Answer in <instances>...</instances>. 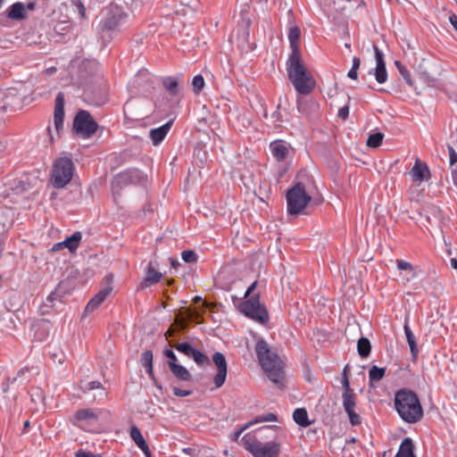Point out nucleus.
Wrapping results in <instances>:
<instances>
[{
    "label": "nucleus",
    "instance_id": "nucleus-1",
    "mask_svg": "<svg viewBox=\"0 0 457 457\" xmlns=\"http://www.w3.org/2000/svg\"><path fill=\"white\" fill-rule=\"evenodd\" d=\"M254 350L266 376L278 387L282 388L285 384L283 363L277 352L262 337L257 339Z\"/></svg>",
    "mask_w": 457,
    "mask_h": 457
},
{
    "label": "nucleus",
    "instance_id": "nucleus-2",
    "mask_svg": "<svg viewBox=\"0 0 457 457\" xmlns=\"http://www.w3.org/2000/svg\"><path fill=\"white\" fill-rule=\"evenodd\" d=\"M395 406L400 418L410 424L418 422L423 410L418 395L411 390L401 389L395 395Z\"/></svg>",
    "mask_w": 457,
    "mask_h": 457
},
{
    "label": "nucleus",
    "instance_id": "nucleus-3",
    "mask_svg": "<svg viewBox=\"0 0 457 457\" xmlns=\"http://www.w3.org/2000/svg\"><path fill=\"white\" fill-rule=\"evenodd\" d=\"M288 79L300 95H309L315 87L316 82L306 70L301 57L288 58L287 61Z\"/></svg>",
    "mask_w": 457,
    "mask_h": 457
},
{
    "label": "nucleus",
    "instance_id": "nucleus-4",
    "mask_svg": "<svg viewBox=\"0 0 457 457\" xmlns=\"http://www.w3.org/2000/svg\"><path fill=\"white\" fill-rule=\"evenodd\" d=\"M129 25V15L122 7L117 4H110L104 17L99 23L100 30L110 36L124 30Z\"/></svg>",
    "mask_w": 457,
    "mask_h": 457
},
{
    "label": "nucleus",
    "instance_id": "nucleus-5",
    "mask_svg": "<svg viewBox=\"0 0 457 457\" xmlns=\"http://www.w3.org/2000/svg\"><path fill=\"white\" fill-rule=\"evenodd\" d=\"M241 445L250 452L253 457H278L279 444L271 441L262 443L252 434H245L241 439Z\"/></svg>",
    "mask_w": 457,
    "mask_h": 457
},
{
    "label": "nucleus",
    "instance_id": "nucleus-6",
    "mask_svg": "<svg viewBox=\"0 0 457 457\" xmlns=\"http://www.w3.org/2000/svg\"><path fill=\"white\" fill-rule=\"evenodd\" d=\"M74 164L71 158L61 157L53 165L51 181L55 188H63L72 179Z\"/></svg>",
    "mask_w": 457,
    "mask_h": 457
},
{
    "label": "nucleus",
    "instance_id": "nucleus-7",
    "mask_svg": "<svg viewBox=\"0 0 457 457\" xmlns=\"http://www.w3.org/2000/svg\"><path fill=\"white\" fill-rule=\"evenodd\" d=\"M287 212L291 215L301 213L312 200L302 183H296L287 193Z\"/></svg>",
    "mask_w": 457,
    "mask_h": 457
},
{
    "label": "nucleus",
    "instance_id": "nucleus-8",
    "mask_svg": "<svg viewBox=\"0 0 457 457\" xmlns=\"http://www.w3.org/2000/svg\"><path fill=\"white\" fill-rule=\"evenodd\" d=\"M256 285L257 281H253L243 295L245 300L239 305L242 314H268L265 306L260 302L259 294H253Z\"/></svg>",
    "mask_w": 457,
    "mask_h": 457
},
{
    "label": "nucleus",
    "instance_id": "nucleus-9",
    "mask_svg": "<svg viewBox=\"0 0 457 457\" xmlns=\"http://www.w3.org/2000/svg\"><path fill=\"white\" fill-rule=\"evenodd\" d=\"M98 125L91 114L84 110L79 111L73 121V129L82 138H89L97 130Z\"/></svg>",
    "mask_w": 457,
    "mask_h": 457
},
{
    "label": "nucleus",
    "instance_id": "nucleus-10",
    "mask_svg": "<svg viewBox=\"0 0 457 457\" xmlns=\"http://www.w3.org/2000/svg\"><path fill=\"white\" fill-rule=\"evenodd\" d=\"M212 361L217 367V372L213 378V383L216 388L221 387L227 378L228 365L226 357L222 353L216 352L212 354Z\"/></svg>",
    "mask_w": 457,
    "mask_h": 457
},
{
    "label": "nucleus",
    "instance_id": "nucleus-11",
    "mask_svg": "<svg viewBox=\"0 0 457 457\" xmlns=\"http://www.w3.org/2000/svg\"><path fill=\"white\" fill-rule=\"evenodd\" d=\"M373 48L376 59V67L370 70L369 73L374 75L375 79L378 84H384L387 80V71L384 60V54L377 46L374 45Z\"/></svg>",
    "mask_w": 457,
    "mask_h": 457
},
{
    "label": "nucleus",
    "instance_id": "nucleus-12",
    "mask_svg": "<svg viewBox=\"0 0 457 457\" xmlns=\"http://www.w3.org/2000/svg\"><path fill=\"white\" fill-rule=\"evenodd\" d=\"M397 269L400 270V278L403 285L409 283L418 276L417 269L411 262L404 260L396 261Z\"/></svg>",
    "mask_w": 457,
    "mask_h": 457
},
{
    "label": "nucleus",
    "instance_id": "nucleus-13",
    "mask_svg": "<svg viewBox=\"0 0 457 457\" xmlns=\"http://www.w3.org/2000/svg\"><path fill=\"white\" fill-rule=\"evenodd\" d=\"M162 276L163 275L158 271L156 265L153 262H150L147 264L145 276L140 284V287L143 289L157 284L162 279Z\"/></svg>",
    "mask_w": 457,
    "mask_h": 457
},
{
    "label": "nucleus",
    "instance_id": "nucleus-14",
    "mask_svg": "<svg viewBox=\"0 0 457 457\" xmlns=\"http://www.w3.org/2000/svg\"><path fill=\"white\" fill-rule=\"evenodd\" d=\"M81 238V233L75 232L71 236L66 237L65 240L54 244L52 247V251L57 252L66 247L70 250V252H74L78 249Z\"/></svg>",
    "mask_w": 457,
    "mask_h": 457
},
{
    "label": "nucleus",
    "instance_id": "nucleus-15",
    "mask_svg": "<svg viewBox=\"0 0 457 457\" xmlns=\"http://www.w3.org/2000/svg\"><path fill=\"white\" fill-rule=\"evenodd\" d=\"M270 150L277 161L283 162L288 155L289 145L284 140H275L270 144Z\"/></svg>",
    "mask_w": 457,
    "mask_h": 457
},
{
    "label": "nucleus",
    "instance_id": "nucleus-16",
    "mask_svg": "<svg viewBox=\"0 0 457 457\" xmlns=\"http://www.w3.org/2000/svg\"><path fill=\"white\" fill-rule=\"evenodd\" d=\"M300 29L298 26L294 25L290 27L288 31V41L291 48V53L288 58L301 57V51L299 47Z\"/></svg>",
    "mask_w": 457,
    "mask_h": 457
},
{
    "label": "nucleus",
    "instance_id": "nucleus-17",
    "mask_svg": "<svg viewBox=\"0 0 457 457\" xmlns=\"http://www.w3.org/2000/svg\"><path fill=\"white\" fill-rule=\"evenodd\" d=\"M410 174L414 181H425L430 178V171L425 162H420L419 159L415 161Z\"/></svg>",
    "mask_w": 457,
    "mask_h": 457
},
{
    "label": "nucleus",
    "instance_id": "nucleus-18",
    "mask_svg": "<svg viewBox=\"0 0 457 457\" xmlns=\"http://www.w3.org/2000/svg\"><path fill=\"white\" fill-rule=\"evenodd\" d=\"M173 123V120H168L159 128L150 130V138L154 145H158L167 136Z\"/></svg>",
    "mask_w": 457,
    "mask_h": 457
},
{
    "label": "nucleus",
    "instance_id": "nucleus-19",
    "mask_svg": "<svg viewBox=\"0 0 457 457\" xmlns=\"http://www.w3.org/2000/svg\"><path fill=\"white\" fill-rule=\"evenodd\" d=\"M64 95L62 93H58L55 98V107H54V124L57 129L62 127L63 118H64Z\"/></svg>",
    "mask_w": 457,
    "mask_h": 457
},
{
    "label": "nucleus",
    "instance_id": "nucleus-20",
    "mask_svg": "<svg viewBox=\"0 0 457 457\" xmlns=\"http://www.w3.org/2000/svg\"><path fill=\"white\" fill-rule=\"evenodd\" d=\"M356 398L350 400L348 397L343 402L345 411L349 417V421L352 426H357L361 423V419L358 413L355 412Z\"/></svg>",
    "mask_w": 457,
    "mask_h": 457
},
{
    "label": "nucleus",
    "instance_id": "nucleus-21",
    "mask_svg": "<svg viewBox=\"0 0 457 457\" xmlns=\"http://www.w3.org/2000/svg\"><path fill=\"white\" fill-rule=\"evenodd\" d=\"M112 288L107 287L101 289L87 304L86 312H95L97 307L105 300V298L110 295Z\"/></svg>",
    "mask_w": 457,
    "mask_h": 457
},
{
    "label": "nucleus",
    "instance_id": "nucleus-22",
    "mask_svg": "<svg viewBox=\"0 0 457 457\" xmlns=\"http://www.w3.org/2000/svg\"><path fill=\"white\" fill-rule=\"evenodd\" d=\"M6 15L10 20L12 21H21L25 19V4L21 2H16L12 4L7 8Z\"/></svg>",
    "mask_w": 457,
    "mask_h": 457
},
{
    "label": "nucleus",
    "instance_id": "nucleus-23",
    "mask_svg": "<svg viewBox=\"0 0 457 457\" xmlns=\"http://www.w3.org/2000/svg\"><path fill=\"white\" fill-rule=\"evenodd\" d=\"M403 329H404V334H405L406 340L409 345L411 355H412V357L415 358L418 355L419 349H418V345L416 343L415 336L412 333V331L409 326L408 319H405V320H404Z\"/></svg>",
    "mask_w": 457,
    "mask_h": 457
},
{
    "label": "nucleus",
    "instance_id": "nucleus-24",
    "mask_svg": "<svg viewBox=\"0 0 457 457\" xmlns=\"http://www.w3.org/2000/svg\"><path fill=\"white\" fill-rule=\"evenodd\" d=\"M49 320L42 319L39 323L32 325L34 337L37 340L43 341L48 335Z\"/></svg>",
    "mask_w": 457,
    "mask_h": 457
},
{
    "label": "nucleus",
    "instance_id": "nucleus-25",
    "mask_svg": "<svg viewBox=\"0 0 457 457\" xmlns=\"http://www.w3.org/2000/svg\"><path fill=\"white\" fill-rule=\"evenodd\" d=\"M98 417L99 413L90 408L79 410L73 415V418L79 421H96Z\"/></svg>",
    "mask_w": 457,
    "mask_h": 457
},
{
    "label": "nucleus",
    "instance_id": "nucleus-26",
    "mask_svg": "<svg viewBox=\"0 0 457 457\" xmlns=\"http://www.w3.org/2000/svg\"><path fill=\"white\" fill-rule=\"evenodd\" d=\"M170 371L180 381H190L192 376L188 370L183 365L178 364L177 362L170 363Z\"/></svg>",
    "mask_w": 457,
    "mask_h": 457
},
{
    "label": "nucleus",
    "instance_id": "nucleus-27",
    "mask_svg": "<svg viewBox=\"0 0 457 457\" xmlns=\"http://www.w3.org/2000/svg\"><path fill=\"white\" fill-rule=\"evenodd\" d=\"M414 445L410 437L404 438L395 457H415L413 453Z\"/></svg>",
    "mask_w": 457,
    "mask_h": 457
},
{
    "label": "nucleus",
    "instance_id": "nucleus-28",
    "mask_svg": "<svg viewBox=\"0 0 457 457\" xmlns=\"http://www.w3.org/2000/svg\"><path fill=\"white\" fill-rule=\"evenodd\" d=\"M294 421L301 427H308L311 422L308 419L307 411L303 408H297L293 413Z\"/></svg>",
    "mask_w": 457,
    "mask_h": 457
},
{
    "label": "nucleus",
    "instance_id": "nucleus-29",
    "mask_svg": "<svg viewBox=\"0 0 457 457\" xmlns=\"http://www.w3.org/2000/svg\"><path fill=\"white\" fill-rule=\"evenodd\" d=\"M129 436L132 441L140 450L148 445L140 429L137 426H132L130 428Z\"/></svg>",
    "mask_w": 457,
    "mask_h": 457
},
{
    "label": "nucleus",
    "instance_id": "nucleus-30",
    "mask_svg": "<svg viewBox=\"0 0 457 457\" xmlns=\"http://www.w3.org/2000/svg\"><path fill=\"white\" fill-rule=\"evenodd\" d=\"M163 87L172 96L179 94V79L177 77H166L162 79Z\"/></svg>",
    "mask_w": 457,
    "mask_h": 457
},
{
    "label": "nucleus",
    "instance_id": "nucleus-31",
    "mask_svg": "<svg viewBox=\"0 0 457 457\" xmlns=\"http://www.w3.org/2000/svg\"><path fill=\"white\" fill-rule=\"evenodd\" d=\"M342 386H343V388H344V393H343V395H342L343 402L345 401V399H347V397L350 400L355 399V394H354L353 390L350 386V382H349V379H348L347 375H346V368H345V370L343 371Z\"/></svg>",
    "mask_w": 457,
    "mask_h": 457
},
{
    "label": "nucleus",
    "instance_id": "nucleus-32",
    "mask_svg": "<svg viewBox=\"0 0 457 457\" xmlns=\"http://www.w3.org/2000/svg\"><path fill=\"white\" fill-rule=\"evenodd\" d=\"M370 343L366 337H361L357 342L358 353L361 357H367L370 353Z\"/></svg>",
    "mask_w": 457,
    "mask_h": 457
},
{
    "label": "nucleus",
    "instance_id": "nucleus-33",
    "mask_svg": "<svg viewBox=\"0 0 457 457\" xmlns=\"http://www.w3.org/2000/svg\"><path fill=\"white\" fill-rule=\"evenodd\" d=\"M386 369L379 368L376 365L372 366L369 370L370 381H379L385 376Z\"/></svg>",
    "mask_w": 457,
    "mask_h": 457
},
{
    "label": "nucleus",
    "instance_id": "nucleus-34",
    "mask_svg": "<svg viewBox=\"0 0 457 457\" xmlns=\"http://www.w3.org/2000/svg\"><path fill=\"white\" fill-rule=\"evenodd\" d=\"M384 134L381 132H376L370 134L367 139V145L371 148H377L382 144Z\"/></svg>",
    "mask_w": 457,
    "mask_h": 457
},
{
    "label": "nucleus",
    "instance_id": "nucleus-35",
    "mask_svg": "<svg viewBox=\"0 0 457 457\" xmlns=\"http://www.w3.org/2000/svg\"><path fill=\"white\" fill-rule=\"evenodd\" d=\"M140 178L141 177V172L137 170H129V171H126V172H122L120 174H119L115 179H114V183H120V182H123V181H127L129 179H130L131 178Z\"/></svg>",
    "mask_w": 457,
    "mask_h": 457
},
{
    "label": "nucleus",
    "instance_id": "nucleus-36",
    "mask_svg": "<svg viewBox=\"0 0 457 457\" xmlns=\"http://www.w3.org/2000/svg\"><path fill=\"white\" fill-rule=\"evenodd\" d=\"M189 357L193 358V360L200 366L209 361L208 357L195 348L193 349Z\"/></svg>",
    "mask_w": 457,
    "mask_h": 457
},
{
    "label": "nucleus",
    "instance_id": "nucleus-37",
    "mask_svg": "<svg viewBox=\"0 0 457 457\" xmlns=\"http://www.w3.org/2000/svg\"><path fill=\"white\" fill-rule=\"evenodd\" d=\"M204 85H205L204 79L201 74L195 75L193 78L192 87H193V91L195 93L199 94L202 91V89L204 87Z\"/></svg>",
    "mask_w": 457,
    "mask_h": 457
},
{
    "label": "nucleus",
    "instance_id": "nucleus-38",
    "mask_svg": "<svg viewBox=\"0 0 457 457\" xmlns=\"http://www.w3.org/2000/svg\"><path fill=\"white\" fill-rule=\"evenodd\" d=\"M174 348L178 352H179V353H183V354H185L186 356H188V357L190 356L191 352L194 349V347L189 343H187V342H183V343L176 344L174 345Z\"/></svg>",
    "mask_w": 457,
    "mask_h": 457
},
{
    "label": "nucleus",
    "instance_id": "nucleus-39",
    "mask_svg": "<svg viewBox=\"0 0 457 457\" xmlns=\"http://www.w3.org/2000/svg\"><path fill=\"white\" fill-rule=\"evenodd\" d=\"M103 385L100 381H90L81 386V390L84 394H87L91 391H96L98 388L102 387Z\"/></svg>",
    "mask_w": 457,
    "mask_h": 457
},
{
    "label": "nucleus",
    "instance_id": "nucleus-40",
    "mask_svg": "<svg viewBox=\"0 0 457 457\" xmlns=\"http://www.w3.org/2000/svg\"><path fill=\"white\" fill-rule=\"evenodd\" d=\"M141 364L144 368L153 366V353L150 350L145 351L141 355Z\"/></svg>",
    "mask_w": 457,
    "mask_h": 457
},
{
    "label": "nucleus",
    "instance_id": "nucleus-41",
    "mask_svg": "<svg viewBox=\"0 0 457 457\" xmlns=\"http://www.w3.org/2000/svg\"><path fill=\"white\" fill-rule=\"evenodd\" d=\"M29 188V184L23 180H15L12 190L16 194H21Z\"/></svg>",
    "mask_w": 457,
    "mask_h": 457
},
{
    "label": "nucleus",
    "instance_id": "nucleus-42",
    "mask_svg": "<svg viewBox=\"0 0 457 457\" xmlns=\"http://www.w3.org/2000/svg\"><path fill=\"white\" fill-rule=\"evenodd\" d=\"M181 258L185 262L191 263L196 262L197 255L193 250H185L181 253Z\"/></svg>",
    "mask_w": 457,
    "mask_h": 457
},
{
    "label": "nucleus",
    "instance_id": "nucleus-43",
    "mask_svg": "<svg viewBox=\"0 0 457 457\" xmlns=\"http://www.w3.org/2000/svg\"><path fill=\"white\" fill-rule=\"evenodd\" d=\"M107 397V391L104 386L98 388L93 395L94 401L97 403H103Z\"/></svg>",
    "mask_w": 457,
    "mask_h": 457
},
{
    "label": "nucleus",
    "instance_id": "nucleus-44",
    "mask_svg": "<svg viewBox=\"0 0 457 457\" xmlns=\"http://www.w3.org/2000/svg\"><path fill=\"white\" fill-rule=\"evenodd\" d=\"M401 76L403 77V79H404V81L409 85V86H413V81L411 79V72L409 71V70L407 68H402L400 69V72Z\"/></svg>",
    "mask_w": 457,
    "mask_h": 457
},
{
    "label": "nucleus",
    "instance_id": "nucleus-45",
    "mask_svg": "<svg viewBox=\"0 0 457 457\" xmlns=\"http://www.w3.org/2000/svg\"><path fill=\"white\" fill-rule=\"evenodd\" d=\"M248 318H251L254 322L265 326H268V323L270 321V316H247Z\"/></svg>",
    "mask_w": 457,
    "mask_h": 457
},
{
    "label": "nucleus",
    "instance_id": "nucleus-46",
    "mask_svg": "<svg viewBox=\"0 0 457 457\" xmlns=\"http://www.w3.org/2000/svg\"><path fill=\"white\" fill-rule=\"evenodd\" d=\"M270 422V421H277V416L274 413H267L265 415H262L259 417V419L255 422Z\"/></svg>",
    "mask_w": 457,
    "mask_h": 457
},
{
    "label": "nucleus",
    "instance_id": "nucleus-47",
    "mask_svg": "<svg viewBox=\"0 0 457 457\" xmlns=\"http://www.w3.org/2000/svg\"><path fill=\"white\" fill-rule=\"evenodd\" d=\"M164 354L169 359L168 365L170 368V363L178 361L177 356L171 349H166L164 351Z\"/></svg>",
    "mask_w": 457,
    "mask_h": 457
},
{
    "label": "nucleus",
    "instance_id": "nucleus-48",
    "mask_svg": "<svg viewBox=\"0 0 457 457\" xmlns=\"http://www.w3.org/2000/svg\"><path fill=\"white\" fill-rule=\"evenodd\" d=\"M145 369L147 374L149 375L150 378L153 380L154 386L158 389L162 390V387L161 384L157 381V379H156V378L154 376L153 366H151L150 368H145Z\"/></svg>",
    "mask_w": 457,
    "mask_h": 457
},
{
    "label": "nucleus",
    "instance_id": "nucleus-49",
    "mask_svg": "<svg viewBox=\"0 0 457 457\" xmlns=\"http://www.w3.org/2000/svg\"><path fill=\"white\" fill-rule=\"evenodd\" d=\"M270 118L276 127H278L280 125V122L282 121V117L278 110L273 112Z\"/></svg>",
    "mask_w": 457,
    "mask_h": 457
},
{
    "label": "nucleus",
    "instance_id": "nucleus-50",
    "mask_svg": "<svg viewBox=\"0 0 457 457\" xmlns=\"http://www.w3.org/2000/svg\"><path fill=\"white\" fill-rule=\"evenodd\" d=\"M447 148L449 152L450 164L453 165L455 162H457V153L455 152L454 148L451 145H448Z\"/></svg>",
    "mask_w": 457,
    "mask_h": 457
},
{
    "label": "nucleus",
    "instance_id": "nucleus-51",
    "mask_svg": "<svg viewBox=\"0 0 457 457\" xmlns=\"http://www.w3.org/2000/svg\"><path fill=\"white\" fill-rule=\"evenodd\" d=\"M337 116L342 120H346L349 116V106L345 105L338 110Z\"/></svg>",
    "mask_w": 457,
    "mask_h": 457
},
{
    "label": "nucleus",
    "instance_id": "nucleus-52",
    "mask_svg": "<svg viewBox=\"0 0 457 457\" xmlns=\"http://www.w3.org/2000/svg\"><path fill=\"white\" fill-rule=\"evenodd\" d=\"M173 394L176 396H179V397H185V396L190 395H191V391L190 390L180 389L179 387H174L173 388Z\"/></svg>",
    "mask_w": 457,
    "mask_h": 457
},
{
    "label": "nucleus",
    "instance_id": "nucleus-53",
    "mask_svg": "<svg viewBox=\"0 0 457 457\" xmlns=\"http://www.w3.org/2000/svg\"><path fill=\"white\" fill-rule=\"evenodd\" d=\"M75 457H98V455H96L92 453H87L83 450H79L75 453Z\"/></svg>",
    "mask_w": 457,
    "mask_h": 457
},
{
    "label": "nucleus",
    "instance_id": "nucleus-54",
    "mask_svg": "<svg viewBox=\"0 0 457 457\" xmlns=\"http://www.w3.org/2000/svg\"><path fill=\"white\" fill-rule=\"evenodd\" d=\"M251 424H252V423H249V424H247V425H245V426L242 427L241 428L237 429V431H235V432H234V434H233V437H232V438H233L234 440H237V439L240 437V436H241V434L243 433V431H244L245 428H247Z\"/></svg>",
    "mask_w": 457,
    "mask_h": 457
},
{
    "label": "nucleus",
    "instance_id": "nucleus-55",
    "mask_svg": "<svg viewBox=\"0 0 457 457\" xmlns=\"http://www.w3.org/2000/svg\"><path fill=\"white\" fill-rule=\"evenodd\" d=\"M57 297L58 295H56V293H51L47 298H46V302L52 303V307H54L55 303L54 302L57 300Z\"/></svg>",
    "mask_w": 457,
    "mask_h": 457
},
{
    "label": "nucleus",
    "instance_id": "nucleus-56",
    "mask_svg": "<svg viewBox=\"0 0 457 457\" xmlns=\"http://www.w3.org/2000/svg\"><path fill=\"white\" fill-rule=\"evenodd\" d=\"M360 65H361V60H360V58H358V57H356V56H354V57L353 58V65H352V68H353V69H355V70H357V71H358V69L360 68Z\"/></svg>",
    "mask_w": 457,
    "mask_h": 457
},
{
    "label": "nucleus",
    "instance_id": "nucleus-57",
    "mask_svg": "<svg viewBox=\"0 0 457 457\" xmlns=\"http://www.w3.org/2000/svg\"><path fill=\"white\" fill-rule=\"evenodd\" d=\"M348 78L351 79H357V70L351 68L350 71L347 73Z\"/></svg>",
    "mask_w": 457,
    "mask_h": 457
},
{
    "label": "nucleus",
    "instance_id": "nucleus-58",
    "mask_svg": "<svg viewBox=\"0 0 457 457\" xmlns=\"http://www.w3.org/2000/svg\"><path fill=\"white\" fill-rule=\"evenodd\" d=\"M77 7H78L79 12L81 14V16L84 17L86 14V8H85L84 4L81 2H79V4H77Z\"/></svg>",
    "mask_w": 457,
    "mask_h": 457
},
{
    "label": "nucleus",
    "instance_id": "nucleus-59",
    "mask_svg": "<svg viewBox=\"0 0 457 457\" xmlns=\"http://www.w3.org/2000/svg\"><path fill=\"white\" fill-rule=\"evenodd\" d=\"M170 262L172 268L177 269L179 266H180V262L178 259L175 258H170Z\"/></svg>",
    "mask_w": 457,
    "mask_h": 457
},
{
    "label": "nucleus",
    "instance_id": "nucleus-60",
    "mask_svg": "<svg viewBox=\"0 0 457 457\" xmlns=\"http://www.w3.org/2000/svg\"><path fill=\"white\" fill-rule=\"evenodd\" d=\"M36 7V4L34 2H29L25 5V12L28 11H33Z\"/></svg>",
    "mask_w": 457,
    "mask_h": 457
},
{
    "label": "nucleus",
    "instance_id": "nucleus-61",
    "mask_svg": "<svg viewBox=\"0 0 457 457\" xmlns=\"http://www.w3.org/2000/svg\"><path fill=\"white\" fill-rule=\"evenodd\" d=\"M141 451L143 452V453L145 454V457H152L151 455V451L149 449V446H145L144 447L143 449H141Z\"/></svg>",
    "mask_w": 457,
    "mask_h": 457
},
{
    "label": "nucleus",
    "instance_id": "nucleus-62",
    "mask_svg": "<svg viewBox=\"0 0 457 457\" xmlns=\"http://www.w3.org/2000/svg\"><path fill=\"white\" fill-rule=\"evenodd\" d=\"M395 65L397 68L398 71L400 72V69L406 68L400 61H395Z\"/></svg>",
    "mask_w": 457,
    "mask_h": 457
},
{
    "label": "nucleus",
    "instance_id": "nucleus-63",
    "mask_svg": "<svg viewBox=\"0 0 457 457\" xmlns=\"http://www.w3.org/2000/svg\"><path fill=\"white\" fill-rule=\"evenodd\" d=\"M451 266L453 269H457V260L455 258L451 259Z\"/></svg>",
    "mask_w": 457,
    "mask_h": 457
},
{
    "label": "nucleus",
    "instance_id": "nucleus-64",
    "mask_svg": "<svg viewBox=\"0 0 457 457\" xmlns=\"http://www.w3.org/2000/svg\"><path fill=\"white\" fill-rule=\"evenodd\" d=\"M29 427V421L26 420L23 424L24 430H26Z\"/></svg>",
    "mask_w": 457,
    "mask_h": 457
}]
</instances>
